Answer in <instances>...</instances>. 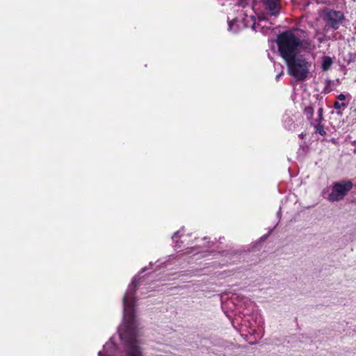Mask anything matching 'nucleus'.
Here are the masks:
<instances>
[{
	"label": "nucleus",
	"instance_id": "obj_1",
	"mask_svg": "<svg viewBox=\"0 0 356 356\" xmlns=\"http://www.w3.org/2000/svg\"><path fill=\"white\" fill-rule=\"evenodd\" d=\"M138 277H135L123 298L124 316L123 322L118 328L119 337L122 348L120 349L111 337L99 351L98 356H143L142 342L139 339V323L135 316L134 293L138 284Z\"/></svg>",
	"mask_w": 356,
	"mask_h": 356
},
{
	"label": "nucleus",
	"instance_id": "obj_2",
	"mask_svg": "<svg viewBox=\"0 0 356 356\" xmlns=\"http://www.w3.org/2000/svg\"><path fill=\"white\" fill-rule=\"evenodd\" d=\"M279 51L286 60L289 73L300 81H304L309 73L312 62L305 56H296L298 47L311 49L310 44L307 41H301L293 31H287L281 33L277 38Z\"/></svg>",
	"mask_w": 356,
	"mask_h": 356
},
{
	"label": "nucleus",
	"instance_id": "obj_3",
	"mask_svg": "<svg viewBox=\"0 0 356 356\" xmlns=\"http://www.w3.org/2000/svg\"><path fill=\"white\" fill-rule=\"evenodd\" d=\"M353 186V184L350 180H342L335 183L328 196V200L330 202L341 200L347 195L348 192L350 191Z\"/></svg>",
	"mask_w": 356,
	"mask_h": 356
},
{
	"label": "nucleus",
	"instance_id": "obj_4",
	"mask_svg": "<svg viewBox=\"0 0 356 356\" xmlns=\"http://www.w3.org/2000/svg\"><path fill=\"white\" fill-rule=\"evenodd\" d=\"M245 17H236L230 20L228 23L229 30L233 33L238 32L243 27L251 26L254 31H257V24L255 17L245 15Z\"/></svg>",
	"mask_w": 356,
	"mask_h": 356
},
{
	"label": "nucleus",
	"instance_id": "obj_5",
	"mask_svg": "<svg viewBox=\"0 0 356 356\" xmlns=\"http://www.w3.org/2000/svg\"><path fill=\"white\" fill-rule=\"evenodd\" d=\"M343 19V15L340 11L330 10L325 13V20L328 26L337 29Z\"/></svg>",
	"mask_w": 356,
	"mask_h": 356
},
{
	"label": "nucleus",
	"instance_id": "obj_6",
	"mask_svg": "<svg viewBox=\"0 0 356 356\" xmlns=\"http://www.w3.org/2000/svg\"><path fill=\"white\" fill-rule=\"evenodd\" d=\"M264 4L270 15L277 16L279 14L280 6L278 0H264Z\"/></svg>",
	"mask_w": 356,
	"mask_h": 356
},
{
	"label": "nucleus",
	"instance_id": "obj_7",
	"mask_svg": "<svg viewBox=\"0 0 356 356\" xmlns=\"http://www.w3.org/2000/svg\"><path fill=\"white\" fill-rule=\"evenodd\" d=\"M333 63V60L330 56H323L322 58V63H321V68L323 71L326 72L332 66Z\"/></svg>",
	"mask_w": 356,
	"mask_h": 356
},
{
	"label": "nucleus",
	"instance_id": "obj_8",
	"mask_svg": "<svg viewBox=\"0 0 356 356\" xmlns=\"http://www.w3.org/2000/svg\"><path fill=\"white\" fill-rule=\"evenodd\" d=\"M181 232H182V229H180V230H179L178 232H175V233L173 234V236H172V240L176 243V245H175V247H176V249H177H177H178V248H179V247H178V246H179V245H178V243H179V242H178V241H177V238H185V236L181 234Z\"/></svg>",
	"mask_w": 356,
	"mask_h": 356
},
{
	"label": "nucleus",
	"instance_id": "obj_9",
	"mask_svg": "<svg viewBox=\"0 0 356 356\" xmlns=\"http://www.w3.org/2000/svg\"><path fill=\"white\" fill-rule=\"evenodd\" d=\"M265 17H261V16H259L258 17V22H256V24H257V31H258L259 29H261V31H262V33H264V31H263L264 28V26L261 25V22H264L265 21Z\"/></svg>",
	"mask_w": 356,
	"mask_h": 356
},
{
	"label": "nucleus",
	"instance_id": "obj_10",
	"mask_svg": "<svg viewBox=\"0 0 356 356\" xmlns=\"http://www.w3.org/2000/svg\"><path fill=\"white\" fill-rule=\"evenodd\" d=\"M348 106V104L345 102H335L334 104V108L337 110H339L341 108H346Z\"/></svg>",
	"mask_w": 356,
	"mask_h": 356
},
{
	"label": "nucleus",
	"instance_id": "obj_11",
	"mask_svg": "<svg viewBox=\"0 0 356 356\" xmlns=\"http://www.w3.org/2000/svg\"><path fill=\"white\" fill-rule=\"evenodd\" d=\"M316 132H318V134H320L321 136H324L325 135V131L324 130V128L322 125L321 124H318L316 127Z\"/></svg>",
	"mask_w": 356,
	"mask_h": 356
},
{
	"label": "nucleus",
	"instance_id": "obj_12",
	"mask_svg": "<svg viewBox=\"0 0 356 356\" xmlns=\"http://www.w3.org/2000/svg\"><path fill=\"white\" fill-rule=\"evenodd\" d=\"M195 250H196V248H190L186 250V252H185V254H193V256H195L197 254Z\"/></svg>",
	"mask_w": 356,
	"mask_h": 356
},
{
	"label": "nucleus",
	"instance_id": "obj_13",
	"mask_svg": "<svg viewBox=\"0 0 356 356\" xmlns=\"http://www.w3.org/2000/svg\"><path fill=\"white\" fill-rule=\"evenodd\" d=\"M318 121L321 122L323 119V108H320L318 110Z\"/></svg>",
	"mask_w": 356,
	"mask_h": 356
},
{
	"label": "nucleus",
	"instance_id": "obj_14",
	"mask_svg": "<svg viewBox=\"0 0 356 356\" xmlns=\"http://www.w3.org/2000/svg\"><path fill=\"white\" fill-rule=\"evenodd\" d=\"M337 99H338V100L343 102L346 99V95L341 93L337 96Z\"/></svg>",
	"mask_w": 356,
	"mask_h": 356
},
{
	"label": "nucleus",
	"instance_id": "obj_15",
	"mask_svg": "<svg viewBox=\"0 0 356 356\" xmlns=\"http://www.w3.org/2000/svg\"><path fill=\"white\" fill-rule=\"evenodd\" d=\"M283 74V72H281L280 74H278L277 76H276V79L278 80L280 79V77Z\"/></svg>",
	"mask_w": 356,
	"mask_h": 356
},
{
	"label": "nucleus",
	"instance_id": "obj_16",
	"mask_svg": "<svg viewBox=\"0 0 356 356\" xmlns=\"http://www.w3.org/2000/svg\"><path fill=\"white\" fill-rule=\"evenodd\" d=\"M354 29H355V33H356V22L354 23Z\"/></svg>",
	"mask_w": 356,
	"mask_h": 356
},
{
	"label": "nucleus",
	"instance_id": "obj_17",
	"mask_svg": "<svg viewBox=\"0 0 356 356\" xmlns=\"http://www.w3.org/2000/svg\"><path fill=\"white\" fill-rule=\"evenodd\" d=\"M146 270H147V268L146 267L143 269V272H145Z\"/></svg>",
	"mask_w": 356,
	"mask_h": 356
}]
</instances>
